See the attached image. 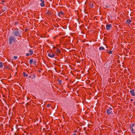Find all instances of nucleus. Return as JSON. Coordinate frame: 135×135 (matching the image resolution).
Returning a JSON list of instances; mask_svg holds the SVG:
<instances>
[{"instance_id": "0eeeda50", "label": "nucleus", "mask_w": 135, "mask_h": 135, "mask_svg": "<svg viewBox=\"0 0 135 135\" xmlns=\"http://www.w3.org/2000/svg\"><path fill=\"white\" fill-rule=\"evenodd\" d=\"M134 91V90L133 89L132 90L130 91H129L133 96H134L135 95V93Z\"/></svg>"}, {"instance_id": "4468645a", "label": "nucleus", "mask_w": 135, "mask_h": 135, "mask_svg": "<svg viewBox=\"0 0 135 135\" xmlns=\"http://www.w3.org/2000/svg\"><path fill=\"white\" fill-rule=\"evenodd\" d=\"M64 13L62 12H60L59 13H58V15H62Z\"/></svg>"}, {"instance_id": "f3484780", "label": "nucleus", "mask_w": 135, "mask_h": 135, "mask_svg": "<svg viewBox=\"0 0 135 135\" xmlns=\"http://www.w3.org/2000/svg\"><path fill=\"white\" fill-rule=\"evenodd\" d=\"M59 82V83L61 84V80H59L58 81Z\"/></svg>"}, {"instance_id": "4be33fe9", "label": "nucleus", "mask_w": 135, "mask_h": 135, "mask_svg": "<svg viewBox=\"0 0 135 135\" xmlns=\"http://www.w3.org/2000/svg\"><path fill=\"white\" fill-rule=\"evenodd\" d=\"M132 125H130V126L129 127V128L131 129L132 128Z\"/></svg>"}, {"instance_id": "aec40b11", "label": "nucleus", "mask_w": 135, "mask_h": 135, "mask_svg": "<svg viewBox=\"0 0 135 135\" xmlns=\"http://www.w3.org/2000/svg\"><path fill=\"white\" fill-rule=\"evenodd\" d=\"M29 55V54L28 53H27L26 54V56H28Z\"/></svg>"}, {"instance_id": "393cba45", "label": "nucleus", "mask_w": 135, "mask_h": 135, "mask_svg": "<svg viewBox=\"0 0 135 135\" xmlns=\"http://www.w3.org/2000/svg\"><path fill=\"white\" fill-rule=\"evenodd\" d=\"M5 9H5H5H4L3 11H5Z\"/></svg>"}, {"instance_id": "dca6fc26", "label": "nucleus", "mask_w": 135, "mask_h": 135, "mask_svg": "<svg viewBox=\"0 0 135 135\" xmlns=\"http://www.w3.org/2000/svg\"><path fill=\"white\" fill-rule=\"evenodd\" d=\"M33 62L34 63V65H36V61L35 60L33 61Z\"/></svg>"}, {"instance_id": "412c9836", "label": "nucleus", "mask_w": 135, "mask_h": 135, "mask_svg": "<svg viewBox=\"0 0 135 135\" xmlns=\"http://www.w3.org/2000/svg\"><path fill=\"white\" fill-rule=\"evenodd\" d=\"M112 51H109V53L110 54H112Z\"/></svg>"}, {"instance_id": "5701e85b", "label": "nucleus", "mask_w": 135, "mask_h": 135, "mask_svg": "<svg viewBox=\"0 0 135 135\" xmlns=\"http://www.w3.org/2000/svg\"><path fill=\"white\" fill-rule=\"evenodd\" d=\"M134 125H135V124L134 123H133L132 125V127H133L134 126Z\"/></svg>"}, {"instance_id": "423d86ee", "label": "nucleus", "mask_w": 135, "mask_h": 135, "mask_svg": "<svg viewBox=\"0 0 135 135\" xmlns=\"http://www.w3.org/2000/svg\"><path fill=\"white\" fill-rule=\"evenodd\" d=\"M112 27L111 25L110 24L106 26V28L108 30H109Z\"/></svg>"}, {"instance_id": "a211bd4d", "label": "nucleus", "mask_w": 135, "mask_h": 135, "mask_svg": "<svg viewBox=\"0 0 135 135\" xmlns=\"http://www.w3.org/2000/svg\"><path fill=\"white\" fill-rule=\"evenodd\" d=\"M14 58L15 59H17V56H14Z\"/></svg>"}, {"instance_id": "9b49d317", "label": "nucleus", "mask_w": 135, "mask_h": 135, "mask_svg": "<svg viewBox=\"0 0 135 135\" xmlns=\"http://www.w3.org/2000/svg\"><path fill=\"white\" fill-rule=\"evenodd\" d=\"M29 63L30 64H31L32 62H33V60L32 59H30V61Z\"/></svg>"}, {"instance_id": "b1692460", "label": "nucleus", "mask_w": 135, "mask_h": 135, "mask_svg": "<svg viewBox=\"0 0 135 135\" xmlns=\"http://www.w3.org/2000/svg\"><path fill=\"white\" fill-rule=\"evenodd\" d=\"M73 135H76V134L75 133L74 134H73Z\"/></svg>"}, {"instance_id": "a878e982", "label": "nucleus", "mask_w": 135, "mask_h": 135, "mask_svg": "<svg viewBox=\"0 0 135 135\" xmlns=\"http://www.w3.org/2000/svg\"><path fill=\"white\" fill-rule=\"evenodd\" d=\"M131 101H132V100H133V99H131Z\"/></svg>"}, {"instance_id": "f8f14e48", "label": "nucleus", "mask_w": 135, "mask_h": 135, "mask_svg": "<svg viewBox=\"0 0 135 135\" xmlns=\"http://www.w3.org/2000/svg\"><path fill=\"white\" fill-rule=\"evenodd\" d=\"M3 63L2 62H0V68H2L3 67Z\"/></svg>"}, {"instance_id": "20e7f679", "label": "nucleus", "mask_w": 135, "mask_h": 135, "mask_svg": "<svg viewBox=\"0 0 135 135\" xmlns=\"http://www.w3.org/2000/svg\"><path fill=\"white\" fill-rule=\"evenodd\" d=\"M41 3H40V5L41 7H44L45 6V4L44 3V1L43 0H40Z\"/></svg>"}, {"instance_id": "ddd939ff", "label": "nucleus", "mask_w": 135, "mask_h": 135, "mask_svg": "<svg viewBox=\"0 0 135 135\" xmlns=\"http://www.w3.org/2000/svg\"><path fill=\"white\" fill-rule=\"evenodd\" d=\"M131 130L132 132V133L133 134H134V130L133 129V128H132L131 129Z\"/></svg>"}, {"instance_id": "7ed1b4c3", "label": "nucleus", "mask_w": 135, "mask_h": 135, "mask_svg": "<svg viewBox=\"0 0 135 135\" xmlns=\"http://www.w3.org/2000/svg\"><path fill=\"white\" fill-rule=\"evenodd\" d=\"M112 109L111 108H109L107 109V113L108 115H109L111 114L112 111Z\"/></svg>"}, {"instance_id": "c85d7f7f", "label": "nucleus", "mask_w": 135, "mask_h": 135, "mask_svg": "<svg viewBox=\"0 0 135 135\" xmlns=\"http://www.w3.org/2000/svg\"><path fill=\"white\" fill-rule=\"evenodd\" d=\"M93 5H91V7H92V6Z\"/></svg>"}, {"instance_id": "f03ea898", "label": "nucleus", "mask_w": 135, "mask_h": 135, "mask_svg": "<svg viewBox=\"0 0 135 135\" xmlns=\"http://www.w3.org/2000/svg\"><path fill=\"white\" fill-rule=\"evenodd\" d=\"M15 38L13 36H11L9 38V43L10 44H11L13 41H15Z\"/></svg>"}, {"instance_id": "9d476101", "label": "nucleus", "mask_w": 135, "mask_h": 135, "mask_svg": "<svg viewBox=\"0 0 135 135\" xmlns=\"http://www.w3.org/2000/svg\"><path fill=\"white\" fill-rule=\"evenodd\" d=\"M99 50H103L104 49V48L103 47L101 46L99 47Z\"/></svg>"}, {"instance_id": "6ab92c4d", "label": "nucleus", "mask_w": 135, "mask_h": 135, "mask_svg": "<svg viewBox=\"0 0 135 135\" xmlns=\"http://www.w3.org/2000/svg\"><path fill=\"white\" fill-rule=\"evenodd\" d=\"M57 51L58 52H60V50H58V49L57 50Z\"/></svg>"}, {"instance_id": "2eb2a0df", "label": "nucleus", "mask_w": 135, "mask_h": 135, "mask_svg": "<svg viewBox=\"0 0 135 135\" xmlns=\"http://www.w3.org/2000/svg\"><path fill=\"white\" fill-rule=\"evenodd\" d=\"M23 75L25 76H28V74H26L25 72L23 73Z\"/></svg>"}, {"instance_id": "1a4fd4ad", "label": "nucleus", "mask_w": 135, "mask_h": 135, "mask_svg": "<svg viewBox=\"0 0 135 135\" xmlns=\"http://www.w3.org/2000/svg\"><path fill=\"white\" fill-rule=\"evenodd\" d=\"M131 22V21L129 19L127 20L126 21L127 23L130 24V23Z\"/></svg>"}, {"instance_id": "6e6552de", "label": "nucleus", "mask_w": 135, "mask_h": 135, "mask_svg": "<svg viewBox=\"0 0 135 135\" xmlns=\"http://www.w3.org/2000/svg\"><path fill=\"white\" fill-rule=\"evenodd\" d=\"M29 52H31V53L30 54V55H32V54L33 53V51L31 50L30 49L28 51Z\"/></svg>"}, {"instance_id": "f257e3e1", "label": "nucleus", "mask_w": 135, "mask_h": 135, "mask_svg": "<svg viewBox=\"0 0 135 135\" xmlns=\"http://www.w3.org/2000/svg\"><path fill=\"white\" fill-rule=\"evenodd\" d=\"M21 31L18 29L16 28L12 32L13 35L15 36L20 37L22 34Z\"/></svg>"}, {"instance_id": "bb28decb", "label": "nucleus", "mask_w": 135, "mask_h": 135, "mask_svg": "<svg viewBox=\"0 0 135 135\" xmlns=\"http://www.w3.org/2000/svg\"><path fill=\"white\" fill-rule=\"evenodd\" d=\"M31 77V76H29V78H30Z\"/></svg>"}, {"instance_id": "39448f33", "label": "nucleus", "mask_w": 135, "mask_h": 135, "mask_svg": "<svg viewBox=\"0 0 135 135\" xmlns=\"http://www.w3.org/2000/svg\"><path fill=\"white\" fill-rule=\"evenodd\" d=\"M48 55L49 57H50L53 58L54 57L55 55L54 54L52 53L51 54L50 53H49L48 54Z\"/></svg>"}, {"instance_id": "cd10ccee", "label": "nucleus", "mask_w": 135, "mask_h": 135, "mask_svg": "<svg viewBox=\"0 0 135 135\" xmlns=\"http://www.w3.org/2000/svg\"><path fill=\"white\" fill-rule=\"evenodd\" d=\"M75 132H76V130L75 131Z\"/></svg>"}]
</instances>
